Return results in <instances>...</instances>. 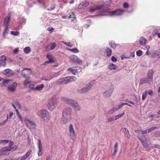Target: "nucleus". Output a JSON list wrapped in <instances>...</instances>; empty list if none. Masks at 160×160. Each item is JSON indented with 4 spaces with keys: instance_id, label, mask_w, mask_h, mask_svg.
<instances>
[{
    "instance_id": "1",
    "label": "nucleus",
    "mask_w": 160,
    "mask_h": 160,
    "mask_svg": "<svg viewBox=\"0 0 160 160\" xmlns=\"http://www.w3.org/2000/svg\"><path fill=\"white\" fill-rule=\"evenodd\" d=\"M72 110L70 108H65L62 111V115L61 118L62 123L65 124L69 122L72 118Z\"/></svg>"
},
{
    "instance_id": "2",
    "label": "nucleus",
    "mask_w": 160,
    "mask_h": 160,
    "mask_svg": "<svg viewBox=\"0 0 160 160\" xmlns=\"http://www.w3.org/2000/svg\"><path fill=\"white\" fill-rule=\"evenodd\" d=\"M95 82V80L90 81L86 85L85 87L82 88L78 89V92L80 93H85L88 92L91 89Z\"/></svg>"
},
{
    "instance_id": "3",
    "label": "nucleus",
    "mask_w": 160,
    "mask_h": 160,
    "mask_svg": "<svg viewBox=\"0 0 160 160\" xmlns=\"http://www.w3.org/2000/svg\"><path fill=\"white\" fill-rule=\"evenodd\" d=\"M62 100L66 103L74 107H77L78 105V103L74 100L65 97H61Z\"/></svg>"
},
{
    "instance_id": "4",
    "label": "nucleus",
    "mask_w": 160,
    "mask_h": 160,
    "mask_svg": "<svg viewBox=\"0 0 160 160\" xmlns=\"http://www.w3.org/2000/svg\"><path fill=\"white\" fill-rule=\"evenodd\" d=\"M38 114L43 118L44 121L47 122L50 118L48 115V112L46 110H42L39 111Z\"/></svg>"
},
{
    "instance_id": "5",
    "label": "nucleus",
    "mask_w": 160,
    "mask_h": 160,
    "mask_svg": "<svg viewBox=\"0 0 160 160\" xmlns=\"http://www.w3.org/2000/svg\"><path fill=\"white\" fill-rule=\"evenodd\" d=\"M57 105V101L55 98H52L48 102V107L49 110H53Z\"/></svg>"
},
{
    "instance_id": "6",
    "label": "nucleus",
    "mask_w": 160,
    "mask_h": 160,
    "mask_svg": "<svg viewBox=\"0 0 160 160\" xmlns=\"http://www.w3.org/2000/svg\"><path fill=\"white\" fill-rule=\"evenodd\" d=\"M70 59V62H75L78 64H81L82 61L77 56L73 55L70 56L69 57Z\"/></svg>"
},
{
    "instance_id": "7",
    "label": "nucleus",
    "mask_w": 160,
    "mask_h": 160,
    "mask_svg": "<svg viewBox=\"0 0 160 160\" xmlns=\"http://www.w3.org/2000/svg\"><path fill=\"white\" fill-rule=\"evenodd\" d=\"M114 88L113 86L112 85L110 88L107 91L103 92V95L105 98H107L110 97L113 92Z\"/></svg>"
},
{
    "instance_id": "8",
    "label": "nucleus",
    "mask_w": 160,
    "mask_h": 160,
    "mask_svg": "<svg viewBox=\"0 0 160 160\" xmlns=\"http://www.w3.org/2000/svg\"><path fill=\"white\" fill-rule=\"evenodd\" d=\"M69 130L70 132L71 138L72 139L73 138L75 135V132L74 129L72 124H71L70 125L69 127Z\"/></svg>"
},
{
    "instance_id": "9",
    "label": "nucleus",
    "mask_w": 160,
    "mask_h": 160,
    "mask_svg": "<svg viewBox=\"0 0 160 160\" xmlns=\"http://www.w3.org/2000/svg\"><path fill=\"white\" fill-rule=\"evenodd\" d=\"M7 57L4 55H2L0 57V63L3 67L6 65V60Z\"/></svg>"
},
{
    "instance_id": "10",
    "label": "nucleus",
    "mask_w": 160,
    "mask_h": 160,
    "mask_svg": "<svg viewBox=\"0 0 160 160\" xmlns=\"http://www.w3.org/2000/svg\"><path fill=\"white\" fill-rule=\"evenodd\" d=\"M152 81V80L149 79L148 77L145 78H142L140 80V82L139 83V85H142L144 83H150Z\"/></svg>"
},
{
    "instance_id": "11",
    "label": "nucleus",
    "mask_w": 160,
    "mask_h": 160,
    "mask_svg": "<svg viewBox=\"0 0 160 160\" xmlns=\"http://www.w3.org/2000/svg\"><path fill=\"white\" fill-rule=\"evenodd\" d=\"M17 86V83L16 82H13L11 85L8 87V89L10 91L14 92L16 90V88Z\"/></svg>"
},
{
    "instance_id": "12",
    "label": "nucleus",
    "mask_w": 160,
    "mask_h": 160,
    "mask_svg": "<svg viewBox=\"0 0 160 160\" xmlns=\"http://www.w3.org/2000/svg\"><path fill=\"white\" fill-rule=\"evenodd\" d=\"M139 139L141 141V142L142 143V144L144 147H145L147 149H149L151 146L150 144H148L147 142V140L145 139L144 141H141L140 138L139 137Z\"/></svg>"
},
{
    "instance_id": "13",
    "label": "nucleus",
    "mask_w": 160,
    "mask_h": 160,
    "mask_svg": "<svg viewBox=\"0 0 160 160\" xmlns=\"http://www.w3.org/2000/svg\"><path fill=\"white\" fill-rule=\"evenodd\" d=\"M66 78H67V77L59 79L58 82V84H61L67 83L68 82L67 81V79Z\"/></svg>"
},
{
    "instance_id": "14",
    "label": "nucleus",
    "mask_w": 160,
    "mask_h": 160,
    "mask_svg": "<svg viewBox=\"0 0 160 160\" xmlns=\"http://www.w3.org/2000/svg\"><path fill=\"white\" fill-rule=\"evenodd\" d=\"M11 148H8V147H6L2 148L0 149V153L2 154V155L4 154V153L6 152L10 151Z\"/></svg>"
},
{
    "instance_id": "15",
    "label": "nucleus",
    "mask_w": 160,
    "mask_h": 160,
    "mask_svg": "<svg viewBox=\"0 0 160 160\" xmlns=\"http://www.w3.org/2000/svg\"><path fill=\"white\" fill-rule=\"evenodd\" d=\"M153 74V70L152 69H150L148 72L147 74V77L149 79H151L152 80L153 77L152 75Z\"/></svg>"
},
{
    "instance_id": "16",
    "label": "nucleus",
    "mask_w": 160,
    "mask_h": 160,
    "mask_svg": "<svg viewBox=\"0 0 160 160\" xmlns=\"http://www.w3.org/2000/svg\"><path fill=\"white\" fill-rule=\"evenodd\" d=\"M38 146L39 149V151L38 153V155L39 156H40L42 155V153H40V152L42 151V147L41 144V142L40 139H39L38 140Z\"/></svg>"
},
{
    "instance_id": "17",
    "label": "nucleus",
    "mask_w": 160,
    "mask_h": 160,
    "mask_svg": "<svg viewBox=\"0 0 160 160\" xmlns=\"http://www.w3.org/2000/svg\"><path fill=\"white\" fill-rule=\"evenodd\" d=\"M11 17L10 16H8L6 17L4 20V25L8 26Z\"/></svg>"
},
{
    "instance_id": "18",
    "label": "nucleus",
    "mask_w": 160,
    "mask_h": 160,
    "mask_svg": "<svg viewBox=\"0 0 160 160\" xmlns=\"http://www.w3.org/2000/svg\"><path fill=\"white\" fill-rule=\"evenodd\" d=\"M123 130V132L125 133V136L127 137L128 138H129L131 136L130 134L129 133V132L128 130L125 128H122L121 129Z\"/></svg>"
},
{
    "instance_id": "19",
    "label": "nucleus",
    "mask_w": 160,
    "mask_h": 160,
    "mask_svg": "<svg viewBox=\"0 0 160 160\" xmlns=\"http://www.w3.org/2000/svg\"><path fill=\"white\" fill-rule=\"evenodd\" d=\"M47 58H48L49 61H48L49 63H52L54 62V60L53 58V56L50 54L47 55Z\"/></svg>"
},
{
    "instance_id": "20",
    "label": "nucleus",
    "mask_w": 160,
    "mask_h": 160,
    "mask_svg": "<svg viewBox=\"0 0 160 160\" xmlns=\"http://www.w3.org/2000/svg\"><path fill=\"white\" fill-rule=\"evenodd\" d=\"M105 52L106 53V56L107 57H110L111 56L112 50L109 48H106Z\"/></svg>"
},
{
    "instance_id": "21",
    "label": "nucleus",
    "mask_w": 160,
    "mask_h": 160,
    "mask_svg": "<svg viewBox=\"0 0 160 160\" xmlns=\"http://www.w3.org/2000/svg\"><path fill=\"white\" fill-rule=\"evenodd\" d=\"M116 12V16H120L122 15L124 12V11L122 9H117L115 10Z\"/></svg>"
},
{
    "instance_id": "22",
    "label": "nucleus",
    "mask_w": 160,
    "mask_h": 160,
    "mask_svg": "<svg viewBox=\"0 0 160 160\" xmlns=\"http://www.w3.org/2000/svg\"><path fill=\"white\" fill-rule=\"evenodd\" d=\"M146 40L145 38L142 37H141L140 38L139 42L141 45H143L145 44V43L146 42Z\"/></svg>"
},
{
    "instance_id": "23",
    "label": "nucleus",
    "mask_w": 160,
    "mask_h": 160,
    "mask_svg": "<svg viewBox=\"0 0 160 160\" xmlns=\"http://www.w3.org/2000/svg\"><path fill=\"white\" fill-rule=\"evenodd\" d=\"M116 65L113 63H110L108 68L110 70H115L116 69Z\"/></svg>"
},
{
    "instance_id": "24",
    "label": "nucleus",
    "mask_w": 160,
    "mask_h": 160,
    "mask_svg": "<svg viewBox=\"0 0 160 160\" xmlns=\"http://www.w3.org/2000/svg\"><path fill=\"white\" fill-rule=\"evenodd\" d=\"M44 85L43 84L38 85L35 87V89L38 91L41 90L44 88Z\"/></svg>"
},
{
    "instance_id": "25",
    "label": "nucleus",
    "mask_w": 160,
    "mask_h": 160,
    "mask_svg": "<svg viewBox=\"0 0 160 160\" xmlns=\"http://www.w3.org/2000/svg\"><path fill=\"white\" fill-rule=\"evenodd\" d=\"M89 2L87 1H85V2H81L79 6H84V7H86L89 5Z\"/></svg>"
},
{
    "instance_id": "26",
    "label": "nucleus",
    "mask_w": 160,
    "mask_h": 160,
    "mask_svg": "<svg viewBox=\"0 0 160 160\" xmlns=\"http://www.w3.org/2000/svg\"><path fill=\"white\" fill-rule=\"evenodd\" d=\"M66 78L67 79L68 83L69 82H72L75 80V77H68Z\"/></svg>"
},
{
    "instance_id": "27",
    "label": "nucleus",
    "mask_w": 160,
    "mask_h": 160,
    "mask_svg": "<svg viewBox=\"0 0 160 160\" xmlns=\"http://www.w3.org/2000/svg\"><path fill=\"white\" fill-rule=\"evenodd\" d=\"M4 26L5 27V28L3 33V36L4 37L6 34L8 33L7 32L8 30V26L4 25Z\"/></svg>"
},
{
    "instance_id": "28",
    "label": "nucleus",
    "mask_w": 160,
    "mask_h": 160,
    "mask_svg": "<svg viewBox=\"0 0 160 160\" xmlns=\"http://www.w3.org/2000/svg\"><path fill=\"white\" fill-rule=\"evenodd\" d=\"M105 6V4H101L100 5L97 6L96 8L97 10H98L102 9Z\"/></svg>"
},
{
    "instance_id": "29",
    "label": "nucleus",
    "mask_w": 160,
    "mask_h": 160,
    "mask_svg": "<svg viewBox=\"0 0 160 160\" xmlns=\"http://www.w3.org/2000/svg\"><path fill=\"white\" fill-rule=\"evenodd\" d=\"M24 51L25 53H28L31 51L30 48L29 47H26L24 48Z\"/></svg>"
},
{
    "instance_id": "30",
    "label": "nucleus",
    "mask_w": 160,
    "mask_h": 160,
    "mask_svg": "<svg viewBox=\"0 0 160 160\" xmlns=\"http://www.w3.org/2000/svg\"><path fill=\"white\" fill-rule=\"evenodd\" d=\"M69 51L72 52L74 53H78L79 52V50L77 48H74L73 49H68Z\"/></svg>"
},
{
    "instance_id": "31",
    "label": "nucleus",
    "mask_w": 160,
    "mask_h": 160,
    "mask_svg": "<svg viewBox=\"0 0 160 160\" xmlns=\"http://www.w3.org/2000/svg\"><path fill=\"white\" fill-rule=\"evenodd\" d=\"M28 121V122L29 124L32 126V128H35L36 125L34 122L32 121H31L29 120Z\"/></svg>"
},
{
    "instance_id": "32",
    "label": "nucleus",
    "mask_w": 160,
    "mask_h": 160,
    "mask_svg": "<svg viewBox=\"0 0 160 160\" xmlns=\"http://www.w3.org/2000/svg\"><path fill=\"white\" fill-rule=\"evenodd\" d=\"M125 113L124 112H122V113L121 114H118L115 117V120H116L119 118L122 117L124 114Z\"/></svg>"
},
{
    "instance_id": "33",
    "label": "nucleus",
    "mask_w": 160,
    "mask_h": 160,
    "mask_svg": "<svg viewBox=\"0 0 160 160\" xmlns=\"http://www.w3.org/2000/svg\"><path fill=\"white\" fill-rule=\"evenodd\" d=\"M56 45L55 42L51 43L50 44V49L53 50L54 49Z\"/></svg>"
},
{
    "instance_id": "34",
    "label": "nucleus",
    "mask_w": 160,
    "mask_h": 160,
    "mask_svg": "<svg viewBox=\"0 0 160 160\" xmlns=\"http://www.w3.org/2000/svg\"><path fill=\"white\" fill-rule=\"evenodd\" d=\"M114 120H115V117H112L109 118L108 119V120L106 121V122L108 123Z\"/></svg>"
},
{
    "instance_id": "35",
    "label": "nucleus",
    "mask_w": 160,
    "mask_h": 160,
    "mask_svg": "<svg viewBox=\"0 0 160 160\" xmlns=\"http://www.w3.org/2000/svg\"><path fill=\"white\" fill-rule=\"evenodd\" d=\"M142 53V52L141 50H139L136 52V55L138 57L141 56Z\"/></svg>"
},
{
    "instance_id": "36",
    "label": "nucleus",
    "mask_w": 160,
    "mask_h": 160,
    "mask_svg": "<svg viewBox=\"0 0 160 160\" xmlns=\"http://www.w3.org/2000/svg\"><path fill=\"white\" fill-rule=\"evenodd\" d=\"M147 91H145L144 92H143L142 94V100H144L146 98L147 94Z\"/></svg>"
},
{
    "instance_id": "37",
    "label": "nucleus",
    "mask_w": 160,
    "mask_h": 160,
    "mask_svg": "<svg viewBox=\"0 0 160 160\" xmlns=\"http://www.w3.org/2000/svg\"><path fill=\"white\" fill-rule=\"evenodd\" d=\"M11 34L14 36H18L19 34V32L18 31H11Z\"/></svg>"
},
{
    "instance_id": "38",
    "label": "nucleus",
    "mask_w": 160,
    "mask_h": 160,
    "mask_svg": "<svg viewBox=\"0 0 160 160\" xmlns=\"http://www.w3.org/2000/svg\"><path fill=\"white\" fill-rule=\"evenodd\" d=\"M9 142V140H0V143L7 144Z\"/></svg>"
},
{
    "instance_id": "39",
    "label": "nucleus",
    "mask_w": 160,
    "mask_h": 160,
    "mask_svg": "<svg viewBox=\"0 0 160 160\" xmlns=\"http://www.w3.org/2000/svg\"><path fill=\"white\" fill-rule=\"evenodd\" d=\"M35 85L34 84H31L29 86V88L30 90H35Z\"/></svg>"
},
{
    "instance_id": "40",
    "label": "nucleus",
    "mask_w": 160,
    "mask_h": 160,
    "mask_svg": "<svg viewBox=\"0 0 160 160\" xmlns=\"http://www.w3.org/2000/svg\"><path fill=\"white\" fill-rule=\"evenodd\" d=\"M157 128L156 127H152V128H149L148 130V132L149 133L151 131L154 130L155 129H157Z\"/></svg>"
},
{
    "instance_id": "41",
    "label": "nucleus",
    "mask_w": 160,
    "mask_h": 160,
    "mask_svg": "<svg viewBox=\"0 0 160 160\" xmlns=\"http://www.w3.org/2000/svg\"><path fill=\"white\" fill-rule=\"evenodd\" d=\"M123 7L125 8H128L129 7V4L127 2H124L123 3Z\"/></svg>"
},
{
    "instance_id": "42",
    "label": "nucleus",
    "mask_w": 160,
    "mask_h": 160,
    "mask_svg": "<svg viewBox=\"0 0 160 160\" xmlns=\"http://www.w3.org/2000/svg\"><path fill=\"white\" fill-rule=\"evenodd\" d=\"M9 146L8 148H11V150L12 149V147L14 145V143L12 141L10 142L9 141Z\"/></svg>"
},
{
    "instance_id": "43",
    "label": "nucleus",
    "mask_w": 160,
    "mask_h": 160,
    "mask_svg": "<svg viewBox=\"0 0 160 160\" xmlns=\"http://www.w3.org/2000/svg\"><path fill=\"white\" fill-rule=\"evenodd\" d=\"M9 81V80H4L2 81V83L4 85L6 86L7 84H8Z\"/></svg>"
},
{
    "instance_id": "44",
    "label": "nucleus",
    "mask_w": 160,
    "mask_h": 160,
    "mask_svg": "<svg viewBox=\"0 0 160 160\" xmlns=\"http://www.w3.org/2000/svg\"><path fill=\"white\" fill-rule=\"evenodd\" d=\"M10 70V69H6L4 71L3 73H4V74L7 75L9 73Z\"/></svg>"
},
{
    "instance_id": "45",
    "label": "nucleus",
    "mask_w": 160,
    "mask_h": 160,
    "mask_svg": "<svg viewBox=\"0 0 160 160\" xmlns=\"http://www.w3.org/2000/svg\"><path fill=\"white\" fill-rule=\"evenodd\" d=\"M110 46L113 48H116V46L117 45H118L119 44H114V45H112V42H111L110 43Z\"/></svg>"
},
{
    "instance_id": "46",
    "label": "nucleus",
    "mask_w": 160,
    "mask_h": 160,
    "mask_svg": "<svg viewBox=\"0 0 160 160\" xmlns=\"http://www.w3.org/2000/svg\"><path fill=\"white\" fill-rule=\"evenodd\" d=\"M116 12L115 10L113 12H109V15L110 16H116Z\"/></svg>"
},
{
    "instance_id": "47",
    "label": "nucleus",
    "mask_w": 160,
    "mask_h": 160,
    "mask_svg": "<svg viewBox=\"0 0 160 160\" xmlns=\"http://www.w3.org/2000/svg\"><path fill=\"white\" fill-rule=\"evenodd\" d=\"M21 75L23 78L26 79H28L29 78V77L24 73H22Z\"/></svg>"
},
{
    "instance_id": "48",
    "label": "nucleus",
    "mask_w": 160,
    "mask_h": 160,
    "mask_svg": "<svg viewBox=\"0 0 160 160\" xmlns=\"http://www.w3.org/2000/svg\"><path fill=\"white\" fill-rule=\"evenodd\" d=\"M31 151H28L27 153L25 155L27 158L28 157L31 153Z\"/></svg>"
},
{
    "instance_id": "49",
    "label": "nucleus",
    "mask_w": 160,
    "mask_h": 160,
    "mask_svg": "<svg viewBox=\"0 0 160 160\" xmlns=\"http://www.w3.org/2000/svg\"><path fill=\"white\" fill-rule=\"evenodd\" d=\"M111 60L113 62H116L117 61V58L114 56H113L111 57Z\"/></svg>"
},
{
    "instance_id": "50",
    "label": "nucleus",
    "mask_w": 160,
    "mask_h": 160,
    "mask_svg": "<svg viewBox=\"0 0 160 160\" xmlns=\"http://www.w3.org/2000/svg\"><path fill=\"white\" fill-rule=\"evenodd\" d=\"M148 94L151 96H152L154 95L151 89H150L148 90Z\"/></svg>"
},
{
    "instance_id": "51",
    "label": "nucleus",
    "mask_w": 160,
    "mask_h": 160,
    "mask_svg": "<svg viewBox=\"0 0 160 160\" xmlns=\"http://www.w3.org/2000/svg\"><path fill=\"white\" fill-rule=\"evenodd\" d=\"M63 42L67 46H69L70 47H72L73 46V44L70 43V42H68V43H66L64 42Z\"/></svg>"
},
{
    "instance_id": "52",
    "label": "nucleus",
    "mask_w": 160,
    "mask_h": 160,
    "mask_svg": "<svg viewBox=\"0 0 160 160\" xmlns=\"http://www.w3.org/2000/svg\"><path fill=\"white\" fill-rule=\"evenodd\" d=\"M15 104L20 109L21 108V106L20 104H19V103L18 102H15Z\"/></svg>"
},
{
    "instance_id": "53",
    "label": "nucleus",
    "mask_w": 160,
    "mask_h": 160,
    "mask_svg": "<svg viewBox=\"0 0 160 160\" xmlns=\"http://www.w3.org/2000/svg\"><path fill=\"white\" fill-rule=\"evenodd\" d=\"M124 101L126 102H129L132 105H134V103L133 102H132L131 101L128 100V99H126L125 100H124Z\"/></svg>"
},
{
    "instance_id": "54",
    "label": "nucleus",
    "mask_w": 160,
    "mask_h": 160,
    "mask_svg": "<svg viewBox=\"0 0 160 160\" xmlns=\"http://www.w3.org/2000/svg\"><path fill=\"white\" fill-rule=\"evenodd\" d=\"M114 112V111H113V109H111L110 110L108 111L107 114H111L113 113Z\"/></svg>"
},
{
    "instance_id": "55",
    "label": "nucleus",
    "mask_w": 160,
    "mask_h": 160,
    "mask_svg": "<svg viewBox=\"0 0 160 160\" xmlns=\"http://www.w3.org/2000/svg\"><path fill=\"white\" fill-rule=\"evenodd\" d=\"M27 158V157L25 155L19 158H20V160H25Z\"/></svg>"
},
{
    "instance_id": "56",
    "label": "nucleus",
    "mask_w": 160,
    "mask_h": 160,
    "mask_svg": "<svg viewBox=\"0 0 160 160\" xmlns=\"http://www.w3.org/2000/svg\"><path fill=\"white\" fill-rule=\"evenodd\" d=\"M30 83V81L25 80L23 82V84L25 86H26L29 84V83Z\"/></svg>"
},
{
    "instance_id": "57",
    "label": "nucleus",
    "mask_w": 160,
    "mask_h": 160,
    "mask_svg": "<svg viewBox=\"0 0 160 160\" xmlns=\"http://www.w3.org/2000/svg\"><path fill=\"white\" fill-rule=\"evenodd\" d=\"M106 10H103L101 12H100L99 14H98V16H102V15H103L101 13H106Z\"/></svg>"
},
{
    "instance_id": "58",
    "label": "nucleus",
    "mask_w": 160,
    "mask_h": 160,
    "mask_svg": "<svg viewBox=\"0 0 160 160\" xmlns=\"http://www.w3.org/2000/svg\"><path fill=\"white\" fill-rule=\"evenodd\" d=\"M55 8V6H54L52 7H51L50 8H48L47 9L48 11H51L53 10Z\"/></svg>"
},
{
    "instance_id": "59",
    "label": "nucleus",
    "mask_w": 160,
    "mask_h": 160,
    "mask_svg": "<svg viewBox=\"0 0 160 160\" xmlns=\"http://www.w3.org/2000/svg\"><path fill=\"white\" fill-rule=\"evenodd\" d=\"M96 10H96V8H91L90 9V12H93Z\"/></svg>"
},
{
    "instance_id": "60",
    "label": "nucleus",
    "mask_w": 160,
    "mask_h": 160,
    "mask_svg": "<svg viewBox=\"0 0 160 160\" xmlns=\"http://www.w3.org/2000/svg\"><path fill=\"white\" fill-rule=\"evenodd\" d=\"M135 56L134 52H133L130 53V56H129L130 58L131 57L134 58Z\"/></svg>"
},
{
    "instance_id": "61",
    "label": "nucleus",
    "mask_w": 160,
    "mask_h": 160,
    "mask_svg": "<svg viewBox=\"0 0 160 160\" xmlns=\"http://www.w3.org/2000/svg\"><path fill=\"white\" fill-rule=\"evenodd\" d=\"M130 58V57H129V56L128 57V56H122V57H121V59L122 60H123L124 59H126V58Z\"/></svg>"
},
{
    "instance_id": "62",
    "label": "nucleus",
    "mask_w": 160,
    "mask_h": 160,
    "mask_svg": "<svg viewBox=\"0 0 160 160\" xmlns=\"http://www.w3.org/2000/svg\"><path fill=\"white\" fill-rule=\"evenodd\" d=\"M112 109H113V111H114V112L117 111L119 109V108H118V107H114L112 108Z\"/></svg>"
},
{
    "instance_id": "63",
    "label": "nucleus",
    "mask_w": 160,
    "mask_h": 160,
    "mask_svg": "<svg viewBox=\"0 0 160 160\" xmlns=\"http://www.w3.org/2000/svg\"><path fill=\"white\" fill-rule=\"evenodd\" d=\"M18 51V48H16L14 50L13 53L14 54H16L17 53Z\"/></svg>"
},
{
    "instance_id": "64",
    "label": "nucleus",
    "mask_w": 160,
    "mask_h": 160,
    "mask_svg": "<svg viewBox=\"0 0 160 160\" xmlns=\"http://www.w3.org/2000/svg\"><path fill=\"white\" fill-rule=\"evenodd\" d=\"M147 132H148L147 130L141 131L142 133V134H144L148 133Z\"/></svg>"
}]
</instances>
